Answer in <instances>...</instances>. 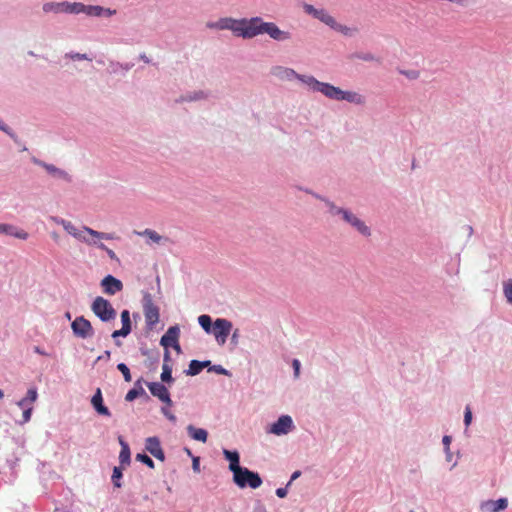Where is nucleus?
Listing matches in <instances>:
<instances>
[{
    "label": "nucleus",
    "mask_w": 512,
    "mask_h": 512,
    "mask_svg": "<svg viewBox=\"0 0 512 512\" xmlns=\"http://www.w3.org/2000/svg\"><path fill=\"white\" fill-rule=\"evenodd\" d=\"M207 27L217 30H230L235 36L244 39H251L261 34H267L276 41H287L291 38L290 32L281 30L273 22L263 21L261 17H252L250 19L224 17L216 22H208Z\"/></svg>",
    "instance_id": "nucleus-1"
},
{
    "label": "nucleus",
    "mask_w": 512,
    "mask_h": 512,
    "mask_svg": "<svg viewBox=\"0 0 512 512\" xmlns=\"http://www.w3.org/2000/svg\"><path fill=\"white\" fill-rule=\"evenodd\" d=\"M305 83L310 86L314 91H319L326 97L333 100H346L350 103L361 104L363 103V97L353 91H343L338 87H335L329 83H324L316 80L314 77L309 76Z\"/></svg>",
    "instance_id": "nucleus-2"
},
{
    "label": "nucleus",
    "mask_w": 512,
    "mask_h": 512,
    "mask_svg": "<svg viewBox=\"0 0 512 512\" xmlns=\"http://www.w3.org/2000/svg\"><path fill=\"white\" fill-rule=\"evenodd\" d=\"M52 220L56 224L61 225L69 235L88 245L96 244V239H114L112 234L99 232L87 226H83L82 229H78L72 222L62 218L53 217Z\"/></svg>",
    "instance_id": "nucleus-3"
},
{
    "label": "nucleus",
    "mask_w": 512,
    "mask_h": 512,
    "mask_svg": "<svg viewBox=\"0 0 512 512\" xmlns=\"http://www.w3.org/2000/svg\"><path fill=\"white\" fill-rule=\"evenodd\" d=\"M233 481L240 488L250 487L256 489L262 485V479L258 473L242 467L233 474Z\"/></svg>",
    "instance_id": "nucleus-4"
},
{
    "label": "nucleus",
    "mask_w": 512,
    "mask_h": 512,
    "mask_svg": "<svg viewBox=\"0 0 512 512\" xmlns=\"http://www.w3.org/2000/svg\"><path fill=\"white\" fill-rule=\"evenodd\" d=\"M91 310L103 322L114 320L116 317V311L112 304L101 296L94 299Z\"/></svg>",
    "instance_id": "nucleus-5"
},
{
    "label": "nucleus",
    "mask_w": 512,
    "mask_h": 512,
    "mask_svg": "<svg viewBox=\"0 0 512 512\" xmlns=\"http://www.w3.org/2000/svg\"><path fill=\"white\" fill-rule=\"evenodd\" d=\"M143 312L147 327L152 329L159 322L160 312L149 293L143 297Z\"/></svg>",
    "instance_id": "nucleus-6"
},
{
    "label": "nucleus",
    "mask_w": 512,
    "mask_h": 512,
    "mask_svg": "<svg viewBox=\"0 0 512 512\" xmlns=\"http://www.w3.org/2000/svg\"><path fill=\"white\" fill-rule=\"evenodd\" d=\"M232 329V323L224 318H217L213 322L212 334L214 335L217 343L219 345H224L226 343L227 337L230 334Z\"/></svg>",
    "instance_id": "nucleus-7"
},
{
    "label": "nucleus",
    "mask_w": 512,
    "mask_h": 512,
    "mask_svg": "<svg viewBox=\"0 0 512 512\" xmlns=\"http://www.w3.org/2000/svg\"><path fill=\"white\" fill-rule=\"evenodd\" d=\"M71 328L73 333L82 339L91 337L93 335V327L90 321L83 316L76 317V319L71 324Z\"/></svg>",
    "instance_id": "nucleus-8"
},
{
    "label": "nucleus",
    "mask_w": 512,
    "mask_h": 512,
    "mask_svg": "<svg viewBox=\"0 0 512 512\" xmlns=\"http://www.w3.org/2000/svg\"><path fill=\"white\" fill-rule=\"evenodd\" d=\"M304 10L306 13L312 15L313 17L317 18L318 20L330 26L331 28L338 29V23L326 10L316 9L310 4H305Z\"/></svg>",
    "instance_id": "nucleus-9"
},
{
    "label": "nucleus",
    "mask_w": 512,
    "mask_h": 512,
    "mask_svg": "<svg viewBox=\"0 0 512 512\" xmlns=\"http://www.w3.org/2000/svg\"><path fill=\"white\" fill-rule=\"evenodd\" d=\"M338 212L341 213L342 219L354 227L359 233L364 236L370 235L369 227L352 212L348 210H339Z\"/></svg>",
    "instance_id": "nucleus-10"
},
{
    "label": "nucleus",
    "mask_w": 512,
    "mask_h": 512,
    "mask_svg": "<svg viewBox=\"0 0 512 512\" xmlns=\"http://www.w3.org/2000/svg\"><path fill=\"white\" fill-rule=\"evenodd\" d=\"M180 335V329L178 326H171L168 328L166 333L161 337L160 344L165 347H173L177 352L181 351L178 339Z\"/></svg>",
    "instance_id": "nucleus-11"
},
{
    "label": "nucleus",
    "mask_w": 512,
    "mask_h": 512,
    "mask_svg": "<svg viewBox=\"0 0 512 512\" xmlns=\"http://www.w3.org/2000/svg\"><path fill=\"white\" fill-rule=\"evenodd\" d=\"M292 429V418L289 415H282L275 423L272 424L269 432L279 436L288 434Z\"/></svg>",
    "instance_id": "nucleus-12"
},
{
    "label": "nucleus",
    "mask_w": 512,
    "mask_h": 512,
    "mask_svg": "<svg viewBox=\"0 0 512 512\" xmlns=\"http://www.w3.org/2000/svg\"><path fill=\"white\" fill-rule=\"evenodd\" d=\"M147 386L154 397H157L160 401L168 406H172V400L168 389L160 382H150Z\"/></svg>",
    "instance_id": "nucleus-13"
},
{
    "label": "nucleus",
    "mask_w": 512,
    "mask_h": 512,
    "mask_svg": "<svg viewBox=\"0 0 512 512\" xmlns=\"http://www.w3.org/2000/svg\"><path fill=\"white\" fill-rule=\"evenodd\" d=\"M101 286L103 288L104 293L108 295H114L123 289L122 282L112 275H107L106 277H104L101 281Z\"/></svg>",
    "instance_id": "nucleus-14"
},
{
    "label": "nucleus",
    "mask_w": 512,
    "mask_h": 512,
    "mask_svg": "<svg viewBox=\"0 0 512 512\" xmlns=\"http://www.w3.org/2000/svg\"><path fill=\"white\" fill-rule=\"evenodd\" d=\"M145 449L160 461L165 460V454L162 450L160 440L157 437H149L145 442Z\"/></svg>",
    "instance_id": "nucleus-15"
},
{
    "label": "nucleus",
    "mask_w": 512,
    "mask_h": 512,
    "mask_svg": "<svg viewBox=\"0 0 512 512\" xmlns=\"http://www.w3.org/2000/svg\"><path fill=\"white\" fill-rule=\"evenodd\" d=\"M508 506L506 498H500L498 500H488L482 503L481 509L485 512H500L505 510Z\"/></svg>",
    "instance_id": "nucleus-16"
},
{
    "label": "nucleus",
    "mask_w": 512,
    "mask_h": 512,
    "mask_svg": "<svg viewBox=\"0 0 512 512\" xmlns=\"http://www.w3.org/2000/svg\"><path fill=\"white\" fill-rule=\"evenodd\" d=\"M91 404L94 407V409L97 411V413H99L100 415H104V416L111 415L109 409L103 404V397H102V392H101L100 388L96 389V392L91 399Z\"/></svg>",
    "instance_id": "nucleus-17"
},
{
    "label": "nucleus",
    "mask_w": 512,
    "mask_h": 512,
    "mask_svg": "<svg viewBox=\"0 0 512 512\" xmlns=\"http://www.w3.org/2000/svg\"><path fill=\"white\" fill-rule=\"evenodd\" d=\"M0 234H7L18 239L26 240L28 233L24 230H18L15 226L9 224H0Z\"/></svg>",
    "instance_id": "nucleus-18"
},
{
    "label": "nucleus",
    "mask_w": 512,
    "mask_h": 512,
    "mask_svg": "<svg viewBox=\"0 0 512 512\" xmlns=\"http://www.w3.org/2000/svg\"><path fill=\"white\" fill-rule=\"evenodd\" d=\"M224 456L227 460H229V469L232 471V473L234 474L235 471H237L238 469H241L242 467L239 465V454L238 452L236 451H229V450H224Z\"/></svg>",
    "instance_id": "nucleus-19"
},
{
    "label": "nucleus",
    "mask_w": 512,
    "mask_h": 512,
    "mask_svg": "<svg viewBox=\"0 0 512 512\" xmlns=\"http://www.w3.org/2000/svg\"><path fill=\"white\" fill-rule=\"evenodd\" d=\"M119 443L121 445V451L119 454V461L122 466H128L130 464V448L129 445L120 437Z\"/></svg>",
    "instance_id": "nucleus-20"
},
{
    "label": "nucleus",
    "mask_w": 512,
    "mask_h": 512,
    "mask_svg": "<svg viewBox=\"0 0 512 512\" xmlns=\"http://www.w3.org/2000/svg\"><path fill=\"white\" fill-rule=\"evenodd\" d=\"M187 431H188L190 437H192L194 440L201 441V442L207 441L208 433L205 429L195 428L194 426L189 425L187 427Z\"/></svg>",
    "instance_id": "nucleus-21"
},
{
    "label": "nucleus",
    "mask_w": 512,
    "mask_h": 512,
    "mask_svg": "<svg viewBox=\"0 0 512 512\" xmlns=\"http://www.w3.org/2000/svg\"><path fill=\"white\" fill-rule=\"evenodd\" d=\"M210 365V361H198L192 360L189 364V368L187 370V374L194 376L199 374L205 367Z\"/></svg>",
    "instance_id": "nucleus-22"
},
{
    "label": "nucleus",
    "mask_w": 512,
    "mask_h": 512,
    "mask_svg": "<svg viewBox=\"0 0 512 512\" xmlns=\"http://www.w3.org/2000/svg\"><path fill=\"white\" fill-rule=\"evenodd\" d=\"M276 70L278 71L277 75H279L282 78H287V79L298 78L299 80L303 81L304 83H305V80H307V77L297 74L293 69H290V68L278 67Z\"/></svg>",
    "instance_id": "nucleus-23"
},
{
    "label": "nucleus",
    "mask_w": 512,
    "mask_h": 512,
    "mask_svg": "<svg viewBox=\"0 0 512 512\" xmlns=\"http://www.w3.org/2000/svg\"><path fill=\"white\" fill-rule=\"evenodd\" d=\"M143 394H145V391L142 388V386L140 385V380H138L135 383V387L127 392V394L125 396V400L131 402Z\"/></svg>",
    "instance_id": "nucleus-24"
},
{
    "label": "nucleus",
    "mask_w": 512,
    "mask_h": 512,
    "mask_svg": "<svg viewBox=\"0 0 512 512\" xmlns=\"http://www.w3.org/2000/svg\"><path fill=\"white\" fill-rule=\"evenodd\" d=\"M85 6L86 5H84L82 3H78V2H75V3L65 2L63 11L67 12V13H74V14L85 13Z\"/></svg>",
    "instance_id": "nucleus-25"
},
{
    "label": "nucleus",
    "mask_w": 512,
    "mask_h": 512,
    "mask_svg": "<svg viewBox=\"0 0 512 512\" xmlns=\"http://www.w3.org/2000/svg\"><path fill=\"white\" fill-rule=\"evenodd\" d=\"M198 323L206 333H211L213 329L212 319L209 315L203 314L198 317Z\"/></svg>",
    "instance_id": "nucleus-26"
},
{
    "label": "nucleus",
    "mask_w": 512,
    "mask_h": 512,
    "mask_svg": "<svg viewBox=\"0 0 512 512\" xmlns=\"http://www.w3.org/2000/svg\"><path fill=\"white\" fill-rule=\"evenodd\" d=\"M121 322H122L123 332L130 334L132 327H131L130 313L128 310H123L121 312Z\"/></svg>",
    "instance_id": "nucleus-27"
},
{
    "label": "nucleus",
    "mask_w": 512,
    "mask_h": 512,
    "mask_svg": "<svg viewBox=\"0 0 512 512\" xmlns=\"http://www.w3.org/2000/svg\"><path fill=\"white\" fill-rule=\"evenodd\" d=\"M64 5H65V2H61V3H54V2L45 3L43 5V11L46 12V13H48V12H55V13L64 12L63 11Z\"/></svg>",
    "instance_id": "nucleus-28"
},
{
    "label": "nucleus",
    "mask_w": 512,
    "mask_h": 512,
    "mask_svg": "<svg viewBox=\"0 0 512 512\" xmlns=\"http://www.w3.org/2000/svg\"><path fill=\"white\" fill-rule=\"evenodd\" d=\"M104 8L98 5L85 6V14L88 16H103Z\"/></svg>",
    "instance_id": "nucleus-29"
},
{
    "label": "nucleus",
    "mask_w": 512,
    "mask_h": 512,
    "mask_svg": "<svg viewBox=\"0 0 512 512\" xmlns=\"http://www.w3.org/2000/svg\"><path fill=\"white\" fill-rule=\"evenodd\" d=\"M139 235L146 236L151 241L157 244H159L163 240V237L161 235H159L156 231L151 229H145L143 232L139 233Z\"/></svg>",
    "instance_id": "nucleus-30"
},
{
    "label": "nucleus",
    "mask_w": 512,
    "mask_h": 512,
    "mask_svg": "<svg viewBox=\"0 0 512 512\" xmlns=\"http://www.w3.org/2000/svg\"><path fill=\"white\" fill-rule=\"evenodd\" d=\"M161 380L163 382H172V369L169 364L163 363L162 366V373H161Z\"/></svg>",
    "instance_id": "nucleus-31"
},
{
    "label": "nucleus",
    "mask_w": 512,
    "mask_h": 512,
    "mask_svg": "<svg viewBox=\"0 0 512 512\" xmlns=\"http://www.w3.org/2000/svg\"><path fill=\"white\" fill-rule=\"evenodd\" d=\"M37 163L40 164L41 166H43L51 174L58 175L60 177H66V173L64 171L58 169L54 165L46 164V163H42V162H37Z\"/></svg>",
    "instance_id": "nucleus-32"
},
{
    "label": "nucleus",
    "mask_w": 512,
    "mask_h": 512,
    "mask_svg": "<svg viewBox=\"0 0 512 512\" xmlns=\"http://www.w3.org/2000/svg\"><path fill=\"white\" fill-rule=\"evenodd\" d=\"M121 478H122V468L114 467L113 474H112V482L115 487H117V488L121 487V483H120Z\"/></svg>",
    "instance_id": "nucleus-33"
},
{
    "label": "nucleus",
    "mask_w": 512,
    "mask_h": 512,
    "mask_svg": "<svg viewBox=\"0 0 512 512\" xmlns=\"http://www.w3.org/2000/svg\"><path fill=\"white\" fill-rule=\"evenodd\" d=\"M117 369L122 373L123 377H124V380L126 382H131L132 380V377H131V373H130V370L128 368V366L124 363H119L117 365Z\"/></svg>",
    "instance_id": "nucleus-34"
},
{
    "label": "nucleus",
    "mask_w": 512,
    "mask_h": 512,
    "mask_svg": "<svg viewBox=\"0 0 512 512\" xmlns=\"http://www.w3.org/2000/svg\"><path fill=\"white\" fill-rule=\"evenodd\" d=\"M38 393L36 388H30L27 391L25 399L29 402L30 405H33V403L37 400Z\"/></svg>",
    "instance_id": "nucleus-35"
},
{
    "label": "nucleus",
    "mask_w": 512,
    "mask_h": 512,
    "mask_svg": "<svg viewBox=\"0 0 512 512\" xmlns=\"http://www.w3.org/2000/svg\"><path fill=\"white\" fill-rule=\"evenodd\" d=\"M136 459L144 464H146L149 468H154L153 460L147 456L146 454H137Z\"/></svg>",
    "instance_id": "nucleus-36"
},
{
    "label": "nucleus",
    "mask_w": 512,
    "mask_h": 512,
    "mask_svg": "<svg viewBox=\"0 0 512 512\" xmlns=\"http://www.w3.org/2000/svg\"><path fill=\"white\" fill-rule=\"evenodd\" d=\"M504 294L508 302L512 303V280H509L504 285Z\"/></svg>",
    "instance_id": "nucleus-37"
},
{
    "label": "nucleus",
    "mask_w": 512,
    "mask_h": 512,
    "mask_svg": "<svg viewBox=\"0 0 512 512\" xmlns=\"http://www.w3.org/2000/svg\"><path fill=\"white\" fill-rule=\"evenodd\" d=\"M95 245H97V246H98V248H100V249H102V250L106 251V253L108 254V256H109L111 259H116V254H115V252H114L113 250L109 249L105 244H103V243H98V242L96 241V244H95Z\"/></svg>",
    "instance_id": "nucleus-38"
},
{
    "label": "nucleus",
    "mask_w": 512,
    "mask_h": 512,
    "mask_svg": "<svg viewBox=\"0 0 512 512\" xmlns=\"http://www.w3.org/2000/svg\"><path fill=\"white\" fill-rule=\"evenodd\" d=\"M32 410H33V406H27L23 410V420H22V423H27L28 421H30L31 415H32Z\"/></svg>",
    "instance_id": "nucleus-39"
},
{
    "label": "nucleus",
    "mask_w": 512,
    "mask_h": 512,
    "mask_svg": "<svg viewBox=\"0 0 512 512\" xmlns=\"http://www.w3.org/2000/svg\"><path fill=\"white\" fill-rule=\"evenodd\" d=\"M472 421V412L470 407H466L465 414H464V423L466 426H469Z\"/></svg>",
    "instance_id": "nucleus-40"
},
{
    "label": "nucleus",
    "mask_w": 512,
    "mask_h": 512,
    "mask_svg": "<svg viewBox=\"0 0 512 512\" xmlns=\"http://www.w3.org/2000/svg\"><path fill=\"white\" fill-rule=\"evenodd\" d=\"M292 366H293V369H294V375L295 377H299V374H300V362L299 360L297 359H294L293 362H292Z\"/></svg>",
    "instance_id": "nucleus-41"
},
{
    "label": "nucleus",
    "mask_w": 512,
    "mask_h": 512,
    "mask_svg": "<svg viewBox=\"0 0 512 512\" xmlns=\"http://www.w3.org/2000/svg\"><path fill=\"white\" fill-rule=\"evenodd\" d=\"M212 370H214L218 374L228 375V371L220 365L213 366Z\"/></svg>",
    "instance_id": "nucleus-42"
},
{
    "label": "nucleus",
    "mask_w": 512,
    "mask_h": 512,
    "mask_svg": "<svg viewBox=\"0 0 512 512\" xmlns=\"http://www.w3.org/2000/svg\"><path fill=\"white\" fill-rule=\"evenodd\" d=\"M329 207H330V213L332 215H340L341 216V213H339L338 211L339 210H344L343 208H339V207H336L334 204L330 203L329 204Z\"/></svg>",
    "instance_id": "nucleus-43"
},
{
    "label": "nucleus",
    "mask_w": 512,
    "mask_h": 512,
    "mask_svg": "<svg viewBox=\"0 0 512 512\" xmlns=\"http://www.w3.org/2000/svg\"><path fill=\"white\" fill-rule=\"evenodd\" d=\"M129 334L126 333V332H123V329L121 328L120 330H115L113 333H112V338H117V337H126L128 336Z\"/></svg>",
    "instance_id": "nucleus-44"
},
{
    "label": "nucleus",
    "mask_w": 512,
    "mask_h": 512,
    "mask_svg": "<svg viewBox=\"0 0 512 512\" xmlns=\"http://www.w3.org/2000/svg\"><path fill=\"white\" fill-rule=\"evenodd\" d=\"M162 413L171 421H176L175 415H173L168 409L162 408Z\"/></svg>",
    "instance_id": "nucleus-45"
},
{
    "label": "nucleus",
    "mask_w": 512,
    "mask_h": 512,
    "mask_svg": "<svg viewBox=\"0 0 512 512\" xmlns=\"http://www.w3.org/2000/svg\"><path fill=\"white\" fill-rule=\"evenodd\" d=\"M276 495L279 497V498H284L286 497L287 495V488H278L276 490Z\"/></svg>",
    "instance_id": "nucleus-46"
},
{
    "label": "nucleus",
    "mask_w": 512,
    "mask_h": 512,
    "mask_svg": "<svg viewBox=\"0 0 512 512\" xmlns=\"http://www.w3.org/2000/svg\"><path fill=\"white\" fill-rule=\"evenodd\" d=\"M17 406L24 410L27 406H31V405L29 404L27 399L23 398L17 402Z\"/></svg>",
    "instance_id": "nucleus-47"
},
{
    "label": "nucleus",
    "mask_w": 512,
    "mask_h": 512,
    "mask_svg": "<svg viewBox=\"0 0 512 512\" xmlns=\"http://www.w3.org/2000/svg\"><path fill=\"white\" fill-rule=\"evenodd\" d=\"M192 468L195 472H200V464L198 458L193 459Z\"/></svg>",
    "instance_id": "nucleus-48"
},
{
    "label": "nucleus",
    "mask_w": 512,
    "mask_h": 512,
    "mask_svg": "<svg viewBox=\"0 0 512 512\" xmlns=\"http://www.w3.org/2000/svg\"><path fill=\"white\" fill-rule=\"evenodd\" d=\"M336 30H337V31L342 32V33H343V34H345V35H348V34H349V32L351 31V29H350V28H348V27H346V26H342V25H340V24H338V29H336Z\"/></svg>",
    "instance_id": "nucleus-49"
},
{
    "label": "nucleus",
    "mask_w": 512,
    "mask_h": 512,
    "mask_svg": "<svg viewBox=\"0 0 512 512\" xmlns=\"http://www.w3.org/2000/svg\"><path fill=\"white\" fill-rule=\"evenodd\" d=\"M111 356V352L109 350H106L103 355L98 356L97 361H100L102 359L109 360Z\"/></svg>",
    "instance_id": "nucleus-50"
},
{
    "label": "nucleus",
    "mask_w": 512,
    "mask_h": 512,
    "mask_svg": "<svg viewBox=\"0 0 512 512\" xmlns=\"http://www.w3.org/2000/svg\"><path fill=\"white\" fill-rule=\"evenodd\" d=\"M301 475V472L300 471H295L292 475H291V479L290 481L288 482L287 486L291 485V483L296 480L299 476Z\"/></svg>",
    "instance_id": "nucleus-51"
},
{
    "label": "nucleus",
    "mask_w": 512,
    "mask_h": 512,
    "mask_svg": "<svg viewBox=\"0 0 512 512\" xmlns=\"http://www.w3.org/2000/svg\"><path fill=\"white\" fill-rule=\"evenodd\" d=\"M451 443V437L450 436H444L443 437V444L445 446V448L448 450L449 449V445Z\"/></svg>",
    "instance_id": "nucleus-52"
},
{
    "label": "nucleus",
    "mask_w": 512,
    "mask_h": 512,
    "mask_svg": "<svg viewBox=\"0 0 512 512\" xmlns=\"http://www.w3.org/2000/svg\"><path fill=\"white\" fill-rule=\"evenodd\" d=\"M170 360H171V358H170V353H169L168 349H167V348H165V353H164V363L169 364Z\"/></svg>",
    "instance_id": "nucleus-53"
},
{
    "label": "nucleus",
    "mask_w": 512,
    "mask_h": 512,
    "mask_svg": "<svg viewBox=\"0 0 512 512\" xmlns=\"http://www.w3.org/2000/svg\"><path fill=\"white\" fill-rule=\"evenodd\" d=\"M114 14H116V10H111V9H105L104 8V13H103L104 16H112Z\"/></svg>",
    "instance_id": "nucleus-54"
},
{
    "label": "nucleus",
    "mask_w": 512,
    "mask_h": 512,
    "mask_svg": "<svg viewBox=\"0 0 512 512\" xmlns=\"http://www.w3.org/2000/svg\"><path fill=\"white\" fill-rule=\"evenodd\" d=\"M238 335H239V330L236 329L234 331V333L232 334V338H231L232 342H234L235 344L237 343Z\"/></svg>",
    "instance_id": "nucleus-55"
},
{
    "label": "nucleus",
    "mask_w": 512,
    "mask_h": 512,
    "mask_svg": "<svg viewBox=\"0 0 512 512\" xmlns=\"http://www.w3.org/2000/svg\"><path fill=\"white\" fill-rule=\"evenodd\" d=\"M362 59L365 61H371L374 59V57L370 54H367V55L363 56Z\"/></svg>",
    "instance_id": "nucleus-56"
},
{
    "label": "nucleus",
    "mask_w": 512,
    "mask_h": 512,
    "mask_svg": "<svg viewBox=\"0 0 512 512\" xmlns=\"http://www.w3.org/2000/svg\"><path fill=\"white\" fill-rule=\"evenodd\" d=\"M34 351L41 355H46L44 351H42L38 346L34 347Z\"/></svg>",
    "instance_id": "nucleus-57"
},
{
    "label": "nucleus",
    "mask_w": 512,
    "mask_h": 512,
    "mask_svg": "<svg viewBox=\"0 0 512 512\" xmlns=\"http://www.w3.org/2000/svg\"><path fill=\"white\" fill-rule=\"evenodd\" d=\"M75 58H77V59H85L86 55H84V54H82V55L81 54H76Z\"/></svg>",
    "instance_id": "nucleus-58"
},
{
    "label": "nucleus",
    "mask_w": 512,
    "mask_h": 512,
    "mask_svg": "<svg viewBox=\"0 0 512 512\" xmlns=\"http://www.w3.org/2000/svg\"><path fill=\"white\" fill-rule=\"evenodd\" d=\"M4 397V393L2 390H0V399H2Z\"/></svg>",
    "instance_id": "nucleus-59"
},
{
    "label": "nucleus",
    "mask_w": 512,
    "mask_h": 512,
    "mask_svg": "<svg viewBox=\"0 0 512 512\" xmlns=\"http://www.w3.org/2000/svg\"><path fill=\"white\" fill-rule=\"evenodd\" d=\"M52 236H53L54 239L58 238L57 234H55V233H53Z\"/></svg>",
    "instance_id": "nucleus-60"
},
{
    "label": "nucleus",
    "mask_w": 512,
    "mask_h": 512,
    "mask_svg": "<svg viewBox=\"0 0 512 512\" xmlns=\"http://www.w3.org/2000/svg\"><path fill=\"white\" fill-rule=\"evenodd\" d=\"M116 345L120 346V345H121V342L116 341Z\"/></svg>",
    "instance_id": "nucleus-61"
}]
</instances>
